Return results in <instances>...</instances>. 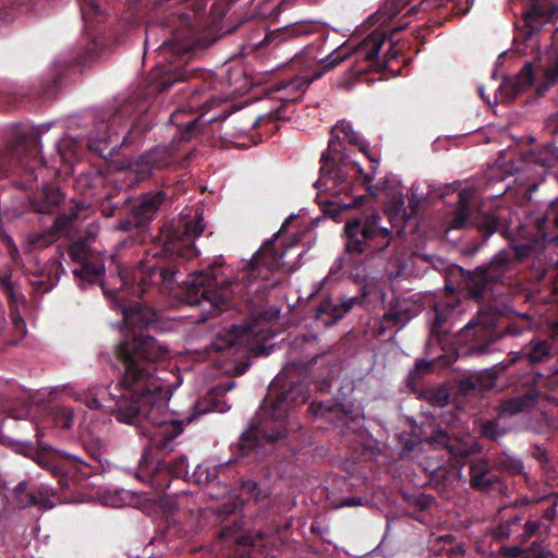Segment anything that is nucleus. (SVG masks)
<instances>
[{"label": "nucleus", "instance_id": "f8f14e48", "mask_svg": "<svg viewBox=\"0 0 558 558\" xmlns=\"http://www.w3.org/2000/svg\"><path fill=\"white\" fill-rule=\"evenodd\" d=\"M147 453H144L140 465L137 477L148 483L156 490H165L169 487L170 477L186 478L189 476L187 460L184 457L177 458L170 465L165 462H158L149 465Z\"/></svg>", "mask_w": 558, "mask_h": 558}, {"label": "nucleus", "instance_id": "5fc2aeb1", "mask_svg": "<svg viewBox=\"0 0 558 558\" xmlns=\"http://www.w3.org/2000/svg\"><path fill=\"white\" fill-rule=\"evenodd\" d=\"M191 5L194 8V14L197 15L201 12H203L206 8V1L205 0H189Z\"/></svg>", "mask_w": 558, "mask_h": 558}, {"label": "nucleus", "instance_id": "5701e85b", "mask_svg": "<svg viewBox=\"0 0 558 558\" xmlns=\"http://www.w3.org/2000/svg\"><path fill=\"white\" fill-rule=\"evenodd\" d=\"M537 395L529 391L521 396L509 398L500 404V411L504 414L514 415L533 408L536 403Z\"/></svg>", "mask_w": 558, "mask_h": 558}, {"label": "nucleus", "instance_id": "f03ea898", "mask_svg": "<svg viewBox=\"0 0 558 558\" xmlns=\"http://www.w3.org/2000/svg\"><path fill=\"white\" fill-rule=\"evenodd\" d=\"M383 43L384 36L375 33L369 34L357 45L345 43L332 48L326 56L318 58L302 74L278 81L275 89L281 93V100L295 101L303 96L311 83L320 78L326 72L333 70L343 61H350L349 73L354 78L378 70L387 64L386 56H380Z\"/></svg>", "mask_w": 558, "mask_h": 558}, {"label": "nucleus", "instance_id": "bf43d9fd", "mask_svg": "<svg viewBox=\"0 0 558 558\" xmlns=\"http://www.w3.org/2000/svg\"><path fill=\"white\" fill-rule=\"evenodd\" d=\"M403 205H404L403 201L400 199L399 201V206H400L399 211H402V218L408 220L410 218V216H408L407 210L403 208Z\"/></svg>", "mask_w": 558, "mask_h": 558}, {"label": "nucleus", "instance_id": "49530a36", "mask_svg": "<svg viewBox=\"0 0 558 558\" xmlns=\"http://www.w3.org/2000/svg\"><path fill=\"white\" fill-rule=\"evenodd\" d=\"M110 141H111L110 138H108V140H99V138L89 140L88 148L90 150H94V151H96V153L101 155L102 151L107 148L108 143Z\"/></svg>", "mask_w": 558, "mask_h": 558}, {"label": "nucleus", "instance_id": "9d476101", "mask_svg": "<svg viewBox=\"0 0 558 558\" xmlns=\"http://www.w3.org/2000/svg\"><path fill=\"white\" fill-rule=\"evenodd\" d=\"M204 229L205 225L202 213H196L193 217L189 215L180 216L167 234L171 245L169 250L186 259L195 257L197 251L193 240L202 235Z\"/></svg>", "mask_w": 558, "mask_h": 558}, {"label": "nucleus", "instance_id": "cd10ccee", "mask_svg": "<svg viewBox=\"0 0 558 558\" xmlns=\"http://www.w3.org/2000/svg\"><path fill=\"white\" fill-rule=\"evenodd\" d=\"M496 464L499 469L508 472L511 475L522 474L526 476V473L524 472V464L522 460L517 457L502 453L497 458Z\"/></svg>", "mask_w": 558, "mask_h": 558}, {"label": "nucleus", "instance_id": "de8ad7c7", "mask_svg": "<svg viewBox=\"0 0 558 558\" xmlns=\"http://www.w3.org/2000/svg\"><path fill=\"white\" fill-rule=\"evenodd\" d=\"M468 214L464 209H460L457 216L450 221L451 229L463 228L466 223Z\"/></svg>", "mask_w": 558, "mask_h": 558}, {"label": "nucleus", "instance_id": "4d7b16f0", "mask_svg": "<svg viewBox=\"0 0 558 558\" xmlns=\"http://www.w3.org/2000/svg\"><path fill=\"white\" fill-rule=\"evenodd\" d=\"M435 314H436L435 327H441L442 323L445 322V317L440 313V306L439 305L435 306Z\"/></svg>", "mask_w": 558, "mask_h": 558}, {"label": "nucleus", "instance_id": "4be33fe9", "mask_svg": "<svg viewBox=\"0 0 558 558\" xmlns=\"http://www.w3.org/2000/svg\"><path fill=\"white\" fill-rule=\"evenodd\" d=\"M416 313L412 311L408 301H396L389 310L383 315V323L387 327H403Z\"/></svg>", "mask_w": 558, "mask_h": 558}, {"label": "nucleus", "instance_id": "69168bd1", "mask_svg": "<svg viewBox=\"0 0 558 558\" xmlns=\"http://www.w3.org/2000/svg\"><path fill=\"white\" fill-rule=\"evenodd\" d=\"M474 326H476V323L474 319H471L463 328V330L472 329Z\"/></svg>", "mask_w": 558, "mask_h": 558}, {"label": "nucleus", "instance_id": "09e8293b", "mask_svg": "<svg viewBox=\"0 0 558 558\" xmlns=\"http://www.w3.org/2000/svg\"><path fill=\"white\" fill-rule=\"evenodd\" d=\"M308 410L315 417H325L328 412H331V408L325 407L323 403L312 402Z\"/></svg>", "mask_w": 558, "mask_h": 558}, {"label": "nucleus", "instance_id": "412c9836", "mask_svg": "<svg viewBox=\"0 0 558 558\" xmlns=\"http://www.w3.org/2000/svg\"><path fill=\"white\" fill-rule=\"evenodd\" d=\"M277 32V37H281L282 39L306 37L316 34L319 35V37H323L324 34L320 23L316 21H299L287 25Z\"/></svg>", "mask_w": 558, "mask_h": 558}, {"label": "nucleus", "instance_id": "c756f323", "mask_svg": "<svg viewBox=\"0 0 558 558\" xmlns=\"http://www.w3.org/2000/svg\"><path fill=\"white\" fill-rule=\"evenodd\" d=\"M56 239V234L49 228L48 230L29 234L27 241L32 248H45L51 245Z\"/></svg>", "mask_w": 558, "mask_h": 558}, {"label": "nucleus", "instance_id": "37998d69", "mask_svg": "<svg viewBox=\"0 0 558 558\" xmlns=\"http://www.w3.org/2000/svg\"><path fill=\"white\" fill-rule=\"evenodd\" d=\"M11 319L13 324V328L16 335L20 338H23L26 335V324L20 313L15 312L11 306Z\"/></svg>", "mask_w": 558, "mask_h": 558}, {"label": "nucleus", "instance_id": "a18cd8bd", "mask_svg": "<svg viewBox=\"0 0 558 558\" xmlns=\"http://www.w3.org/2000/svg\"><path fill=\"white\" fill-rule=\"evenodd\" d=\"M483 433L485 436L497 440L504 435V432L498 429V426L494 422H486L483 426Z\"/></svg>", "mask_w": 558, "mask_h": 558}, {"label": "nucleus", "instance_id": "a19ab883", "mask_svg": "<svg viewBox=\"0 0 558 558\" xmlns=\"http://www.w3.org/2000/svg\"><path fill=\"white\" fill-rule=\"evenodd\" d=\"M541 529L539 521H526L523 525V533L520 534V544H525L532 536H535Z\"/></svg>", "mask_w": 558, "mask_h": 558}, {"label": "nucleus", "instance_id": "aec40b11", "mask_svg": "<svg viewBox=\"0 0 558 558\" xmlns=\"http://www.w3.org/2000/svg\"><path fill=\"white\" fill-rule=\"evenodd\" d=\"M64 201L63 194L56 187H44L33 201L35 211L40 214L56 213Z\"/></svg>", "mask_w": 558, "mask_h": 558}, {"label": "nucleus", "instance_id": "7c9ffc66", "mask_svg": "<svg viewBox=\"0 0 558 558\" xmlns=\"http://www.w3.org/2000/svg\"><path fill=\"white\" fill-rule=\"evenodd\" d=\"M53 423L64 429H69L73 426L74 414L73 410L68 407L56 408L51 412Z\"/></svg>", "mask_w": 558, "mask_h": 558}, {"label": "nucleus", "instance_id": "39448f33", "mask_svg": "<svg viewBox=\"0 0 558 558\" xmlns=\"http://www.w3.org/2000/svg\"><path fill=\"white\" fill-rule=\"evenodd\" d=\"M379 222L378 215L368 216L364 220H348L344 227L345 252L372 255L387 248L390 245L392 232Z\"/></svg>", "mask_w": 558, "mask_h": 558}, {"label": "nucleus", "instance_id": "0e129e2a", "mask_svg": "<svg viewBox=\"0 0 558 558\" xmlns=\"http://www.w3.org/2000/svg\"><path fill=\"white\" fill-rule=\"evenodd\" d=\"M36 437H37V442L40 447L43 448H46V446L41 442V437H43V433L41 430L37 429V433H36Z\"/></svg>", "mask_w": 558, "mask_h": 558}, {"label": "nucleus", "instance_id": "052dcab7", "mask_svg": "<svg viewBox=\"0 0 558 558\" xmlns=\"http://www.w3.org/2000/svg\"><path fill=\"white\" fill-rule=\"evenodd\" d=\"M234 386H235L234 381H229V383L225 384L221 389L223 392H228V391L232 390L234 388Z\"/></svg>", "mask_w": 558, "mask_h": 558}, {"label": "nucleus", "instance_id": "393cba45", "mask_svg": "<svg viewBox=\"0 0 558 558\" xmlns=\"http://www.w3.org/2000/svg\"><path fill=\"white\" fill-rule=\"evenodd\" d=\"M73 275L75 278L82 281L93 283L105 275V266L99 260L92 262L86 259L84 263H82L81 268L73 270Z\"/></svg>", "mask_w": 558, "mask_h": 558}, {"label": "nucleus", "instance_id": "72a5a7b5", "mask_svg": "<svg viewBox=\"0 0 558 558\" xmlns=\"http://www.w3.org/2000/svg\"><path fill=\"white\" fill-rule=\"evenodd\" d=\"M68 254L72 260L82 264L88 259V247L84 242H75L69 246Z\"/></svg>", "mask_w": 558, "mask_h": 558}, {"label": "nucleus", "instance_id": "c85d7f7f", "mask_svg": "<svg viewBox=\"0 0 558 558\" xmlns=\"http://www.w3.org/2000/svg\"><path fill=\"white\" fill-rule=\"evenodd\" d=\"M553 41L554 45L558 47V28L554 33ZM544 75L549 84H554L558 81V52L549 54Z\"/></svg>", "mask_w": 558, "mask_h": 558}, {"label": "nucleus", "instance_id": "774afa93", "mask_svg": "<svg viewBox=\"0 0 558 558\" xmlns=\"http://www.w3.org/2000/svg\"><path fill=\"white\" fill-rule=\"evenodd\" d=\"M350 166H351L353 169H356V171L362 172V168H361L359 165H356V163H354V162H353V163H351Z\"/></svg>", "mask_w": 558, "mask_h": 558}, {"label": "nucleus", "instance_id": "79ce46f5", "mask_svg": "<svg viewBox=\"0 0 558 558\" xmlns=\"http://www.w3.org/2000/svg\"><path fill=\"white\" fill-rule=\"evenodd\" d=\"M191 45L190 44H178V43H165L162 50L165 52L172 51L180 56V58H183L184 56L189 54L191 51Z\"/></svg>", "mask_w": 558, "mask_h": 558}, {"label": "nucleus", "instance_id": "338daca9", "mask_svg": "<svg viewBox=\"0 0 558 558\" xmlns=\"http://www.w3.org/2000/svg\"><path fill=\"white\" fill-rule=\"evenodd\" d=\"M456 554L464 555V548L461 545H458L454 549Z\"/></svg>", "mask_w": 558, "mask_h": 558}, {"label": "nucleus", "instance_id": "2f4dec72", "mask_svg": "<svg viewBox=\"0 0 558 558\" xmlns=\"http://www.w3.org/2000/svg\"><path fill=\"white\" fill-rule=\"evenodd\" d=\"M264 537L265 534L263 532H247L240 535L234 542L239 546L250 547L252 549H260L264 547Z\"/></svg>", "mask_w": 558, "mask_h": 558}, {"label": "nucleus", "instance_id": "1a4fd4ad", "mask_svg": "<svg viewBox=\"0 0 558 558\" xmlns=\"http://www.w3.org/2000/svg\"><path fill=\"white\" fill-rule=\"evenodd\" d=\"M269 240L262 248L252 257L248 264V276L255 278L262 276L260 268H265L267 272L275 270L293 271L298 268V259L303 255V252H296L293 259H287L288 255L294 253L298 250V242H291L286 245L280 253L275 252L272 242ZM268 274L263 276V279H267Z\"/></svg>", "mask_w": 558, "mask_h": 558}, {"label": "nucleus", "instance_id": "9b49d317", "mask_svg": "<svg viewBox=\"0 0 558 558\" xmlns=\"http://www.w3.org/2000/svg\"><path fill=\"white\" fill-rule=\"evenodd\" d=\"M185 302L191 305H206L208 313L220 310L225 304V298L216 288V279L207 270L195 271L185 288Z\"/></svg>", "mask_w": 558, "mask_h": 558}, {"label": "nucleus", "instance_id": "6e6d98bb", "mask_svg": "<svg viewBox=\"0 0 558 558\" xmlns=\"http://www.w3.org/2000/svg\"><path fill=\"white\" fill-rule=\"evenodd\" d=\"M438 440L449 450L450 453H452V447L449 445V436L442 432H438Z\"/></svg>", "mask_w": 558, "mask_h": 558}, {"label": "nucleus", "instance_id": "b1692460", "mask_svg": "<svg viewBox=\"0 0 558 558\" xmlns=\"http://www.w3.org/2000/svg\"><path fill=\"white\" fill-rule=\"evenodd\" d=\"M89 205H87L84 202H74L73 206L70 208V211L68 214L58 216L54 219L53 225L50 227L56 236L58 238L59 235L65 233L69 230L72 222L78 218L80 213L82 210L87 209Z\"/></svg>", "mask_w": 558, "mask_h": 558}, {"label": "nucleus", "instance_id": "f3484780", "mask_svg": "<svg viewBox=\"0 0 558 558\" xmlns=\"http://www.w3.org/2000/svg\"><path fill=\"white\" fill-rule=\"evenodd\" d=\"M555 10L556 5L551 0H531L530 7L523 12V17L526 25L535 29L546 23Z\"/></svg>", "mask_w": 558, "mask_h": 558}, {"label": "nucleus", "instance_id": "680f3d73", "mask_svg": "<svg viewBox=\"0 0 558 558\" xmlns=\"http://www.w3.org/2000/svg\"><path fill=\"white\" fill-rule=\"evenodd\" d=\"M459 202L461 204H465L468 202V194L465 191H462L460 194H459Z\"/></svg>", "mask_w": 558, "mask_h": 558}, {"label": "nucleus", "instance_id": "6e6552de", "mask_svg": "<svg viewBox=\"0 0 558 558\" xmlns=\"http://www.w3.org/2000/svg\"><path fill=\"white\" fill-rule=\"evenodd\" d=\"M343 141H348L359 147L363 153H367L368 145L361 140L360 135L353 130L350 122L340 121L331 130V137L329 140L328 148L322 154L320 158V172L324 175H330L335 179L339 178L336 166H347L344 162L345 156L342 151Z\"/></svg>", "mask_w": 558, "mask_h": 558}, {"label": "nucleus", "instance_id": "4c0bfd02", "mask_svg": "<svg viewBox=\"0 0 558 558\" xmlns=\"http://www.w3.org/2000/svg\"><path fill=\"white\" fill-rule=\"evenodd\" d=\"M13 161L22 162V160H16L13 149H8L0 154V179L9 174Z\"/></svg>", "mask_w": 558, "mask_h": 558}, {"label": "nucleus", "instance_id": "e433bc0d", "mask_svg": "<svg viewBox=\"0 0 558 558\" xmlns=\"http://www.w3.org/2000/svg\"><path fill=\"white\" fill-rule=\"evenodd\" d=\"M82 17L87 23L93 16H97L100 11L96 0H80Z\"/></svg>", "mask_w": 558, "mask_h": 558}, {"label": "nucleus", "instance_id": "473e14b6", "mask_svg": "<svg viewBox=\"0 0 558 558\" xmlns=\"http://www.w3.org/2000/svg\"><path fill=\"white\" fill-rule=\"evenodd\" d=\"M499 227V220L495 216H483L477 222V230L484 239H487Z\"/></svg>", "mask_w": 558, "mask_h": 558}, {"label": "nucleus", "instance_id": "bb28decb", "mask_svg": "<svg viewBox=\"0 0 558 558\" xmlns=\"http://www.w3.org/2000/svg\"><path fill=\"white\" fill-rule=\"evenodd\" d=\"M522 518L520 515H513L502 522H500L494 530L493 536L495 539L502 542L510 538L515 534L521 526Z\"/></svg>", "mask_w": 558, "mask_h": 558}, {"label": "nucleus", "instance_id": "8fccbe9b", "mask_svg": "<svg viewBox=\"0 0 558 558\" xmlns=\"http://www.w3.org/2000/svg\"><path fill=\"white\" fill-rule=\"evenodd\" d=\"M26 494H29L27 492V483L26 482H21L14 487L13 495H14V499H15V502L17 506H19V497L20 496L25 497Z\"/></svg>", "mask_w": 558, "mask_h": 558}, {"label": "nucleus", "instance_id": "20e7f679", "mask_svg": "<svg viewBox=\"0 0 558 558\" xmlns=\"http://www.w3.org/2000/svg\"><path fill=\"white\" fill-rule=\"evenodd\" d=\"M272 393L274 391L269 392L262 405V413L267 416V422L258 427H252L241 435L240 447L243 450H256L259 446V437L274 442L286 436V420L292 403L288 397L290 392H281L275 398Z\"/></svg>", "mask_w": 558, "mask_h": 558}, {"label": "nucleus", "instance_id": "f704fd0d", "mask_svg": "<svg viewBox=\"0 0 558 558\" xmlns=\"http://www.w3.org/2000/svg\"><path fill=\"white\" fill-rule=\"evenodd\" d=\"M165 76L161 78V81L158 83V88L160 90H167L170 88L174 83L184 81L186 78L185 71L182 72H171L166 70L163 72Z\"/></svg>", "mask_w": 558, "mask_h": 558}, {"label": "nucleus", "instance_id": "a878e982", "mask_svg": "<svg viewBox=\"0 0 558 558\" xmlns=\"http://www.w3.org/2000/svg\"><path fill=\"white\" fill-rule=\"evenodd\" d=\"M550 351L551 343L549 341L532 340L529 343V348L524 356L530 363L536 364L548 357L550 355Z\"/></svg>", "mask_w": 558, "mask_h": 558}, {"label": "nucleus", "instance_id": "3c124183", "mask_svg": "<svg viewBox=\"0 0 558 558\" xmlns=\"http://www.w3.org/2000/svg\"><path fill=\"white\" fill-rule=\"evenodd\" d=\"M533 457L542 464L543 468L548 462V454H547L546 450H544L539 447H535V449L533 451Z\"/></svg>", "mask_w": 558, "mask_h": 558}, {"label": "nucleus", "instance_id": "f257e3e1", "mask_svg": "<svg viewBox=\"0 0 558 558\" xmlns=\"http://www.w3.org/2000/svg\"><path fill=\"white\" fill-rule=\"evenodd\" d=\"M116 279L120 283L119 289L126 284L128 279L121 271ZM102 290L107 298L113 300L112 306L121 310L125 325L124 339L117 348L122 375L117 383L109 385L110 396L119 401L116 418L128 424L140 416L148 420L155 426L149 434L150 442L162 451H172V442L183 432V424L167 417L171 391L158 375L155 364L166 357L169 350L145 333L157 322V313L138 302L119 304L116 301L118 288L109 291L102 283Z\"/></svg>", "mask_w": 558, "mask_h": 558}, {"label": "nucleus", "instance_id": "dca6fc26", "mask_svg": "<svg viewBox=\"0 0 558 558\" xmlns=\"http://www.w3.org/2000/svg\"><path fill=\"white\" fill-rule=\"evenodd\" d=\"M356 296L341 298L339 302L331 299H324L317 308V318L325 326H331L341 319L357 302Z\"/></svg>", "mask_w": 558, "mask_h": 558}, {"label": "nucleus", "instance_id": "58836bf2", "mask_svg": "<svg viewBox=\"0 0 558 558\" xmlns=\"http://www.w3.org/2000/svg\"><path fill=\"white\" fill-rule=\"evenodd\" d=\"M45 501L46 498L39 490L29 492V494H26L25 497H19V507L26 508L32 505H44Z\"/></svg>", "mask_w": 558, "mask_h": 558}, {"label": "nucleus", "instance_id": "864d4df0", "mask_svg": "<svg viewBox=\"0 0 558 558\" xmlns=\"http://www.w3.org/2000/svg\"><path fill=\"white\" fill-rule=\"evenodd\" d=\"M557 517V504H553L550 507H548L544 513H543V518L548 520V521H553L555 520Z\"/></svg>", "mask_w": 558, "mask_h": 558}, {"label": "nucleus", "instance_id": "6ab92c4d", "mask_svg": "<svg viewBox=\"0 0 558 558\" xmlns=\"http://www.w3.org/2000/svg\"><path fill=\"white\" fill-rule=\"evenodd\" d=\"M166 194L162 191L143 194L136 204L133 205L132 211L140 222L149 219L162 205Z\"/></svg>", "mask_w": 558, "mask_h": 558}, {"label": "nucleus", "instance_id": "ea45409f", "mask_svg": "<svg viewBox=\"0 0 558 558\" xmlns=\"http://www.w3.org/2000/svg\"><path fill=\"white\" fill-rule=\"evenodd\" d=\"M519 85L524 88L529 87L534 82V71L533 66L530 63H525L521 71L519 72L518 76Z\"/></svg>", "mask_w": 558, "mask_h": 558}, {"label": "nucleus", "instance_id": "e2e57ef3", "mask_svg": "<svg viewBox=\"0 0 558 558\" xmlns=\"http://www.w3.org/2000/svg\"><path fill=\"white\" fill-rule=\"evenodd\" d=\"M345 506H356V505H360L359 501H356L355 499L353 498H349V499H345L344 502H343Z\"/></svg>", "mask_w": 558, "mask_h": 558}, {"label": "nucleus", "instance_id": "ddd939ff", "mask_svg": "<svg viewBox=\"0 0 558 558\" xmlns=\"http://www.w3.org/2000/svg\"><path fill=\"white\" fill-rule=\"evenodd\" d=\"M175 158L174 142L169 146L158 145L129 163L126 173L134 177V182H140L151 177L154 171L168 168L175 161Z\"/></svg>", "mask_w": 558, "mask_h": 558}, {"label": "nucleus", "instance_id": "c03bdc74", "mask_svg": "<svg viewBox=\"0 0 558 558\" xmlns=\"http://www.w3.org/2000/svg\"><path fill=\"white\" fill-rule=\"evenodd\" d=\"M500 554L505 558H524V548L520 545L514 546H501Z\"/></svg>", "mask_w": 558, "mask_h": 558}, {"label": "nucleus", "instance_id": "13d9d810", "mask_svg": "<svg viewBox=\"0 0 558 558\" xmlns=\"http://www.w3.org/2000/svg\"><path fill=\"white\" fill-rule=\"evenodd\" d=\"M51 268L58 274L60 269H63V266L60 260L56 259L52 262Z\"/></svg>", "mask_w": 558, "mask_h": 558}, {"label": "nucleus", "instance_id": "a211bd4d", "mask_svg": "<svg viewBox=\"0 0 558 558\" xmlns=\"http://www.w3.org/2000/svg\"><path fill=\"white\" fill-rule=\"evenodd\" d=\"M498 481L486 459L474 461L470 466V484L477 490H487Z\"/></svg>", "mask_w": 558, "mask_h": 558}, {"label": "nucleus", "instance_id": "7ed1b4c3", "mask_svg": "<svg viewBox=\"0 0 558 558\" xmlns=\"http://www.w3.org/2000/svg\"><path fill=\"white\" fill-rule=\"evenodd\" d=\"M411 0H385L377 12L372 16L379 27L371 34L378 33L384 36L383 47L387 44V35H392L409 26L411 16L421 8L432 11L451 4V12L465 14L469 11L468 0H421L418 4L410 5ZM390 45V41H388Z\"/></svg>", "mask_w": 558, "mask_h": 558}, {"label": "nucleus", "instance_id": "603ef678", "mask_svg": "<svg viewBox=\"0 0 558 558\" xmlns=\"http://www.w3.org/2000/svg\"><path fill=\"white\" fill-rule=\"evenodd\" d=\"M524 328L517 326L515 324H509L505 330L504 335H510V336H519L523 332Z\"/></svg>", "mask_w": 558, "mask_h": 558}, {"label": "nucleus", "instance_id": "c9c22d12", "mask_svg": "<svg viewBox=\"0 0 558 558\" xmlns=\"http://www.w3.org/2000/svg\"><path fill=\"white\" fill-rule=\"evenodd\" d=\"M553 554L542 543L534 542L524 548V558H549Z\"/></svg>", "mask_w": 558, "mask_h": 558}, {"label": "nucleus", "instance_id": "2eb2a0df", "mask_svg": "<svg viewBox=\"0 0 558 558\" xmlns=\"http://www.w3.org/2000/svg\"><path fill=\"white\" fill-rule=\"evenodd\" d=\"M511 263V253L500 251L487 266L480 267L472 279L474 294L482 296L489 289L490 283L501 281L505 274L509 270Z\"/></svg>", "mask_w": 558, "mask_h": 558}, {"label": "nucleus", "instance_id": "0eeeda50", "mask_svg": "<svg viewBox=\"0 0 558 558\" xmlns=\"http://www.w3.org/2000/svg\"><path fill=\"white\" fill-rule=\"evenodd\" d=\"M203 82L201 85H195L191 92L187 109L179 108L170 116V122L175 125L180 132L179 142H187L191 136L196 133L198 129V122L202 114L197 117H191L187 120H183L182 117L191 114L195 110L203 107L205 102L213 98L209 94L215 88L216 78L209 72H202Z\"/></svg>", "mask_w": 558, "mask_h": 558}, {"label": "nucleus", "instance_id": "423d86ee", "mask_svg": "<svg viewBox=\"0 0 558 558\" xmlns=\"http://www.w3.org/2000/svg\"><path fill=\"white\" fill-rule=\"evenodd\" d=\"M36 461L39 465L49 470L56 477H59L61 488H71L81 480L97 473L102 466L99 449L93 450L89 453L88 460L65 454L61 461H44L39 459Z\"/></svg>", "mask_w": 558, "mask_h": 558}, {"label": "nucleus", "instance_id": "4468645a", "mask_svg": "<svg viewBox=\"0 0 558 558\" xmlns=\"http://www.w3.org/2000/svg\"><path fill=\"white\" fill-rule=\"evenodd\" d=\"M135 278H138V290L145 291L149 284H170L177 272L174 267H166L162 259V250L147 254L140 263Z\"/></svg>", "mask_w": 558, "mask_h": 558}]
</instances>
